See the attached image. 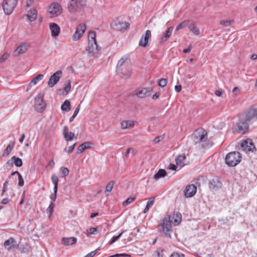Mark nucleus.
<instances>
[{
	"label": "nucleus",
	"instance_id": "nucleus-1",
	"mask_svg": "<svg viewBox=\"0 0 257 257\" xmlns=\"http://www.w3.org/2000/svg\"><path fill=\"white\" fill-rule=\"evenodd\" d=\"M88 46L86 50L89 56H94L98 51V46L96 40V33L94 31H90L88 33Z\"/></svg>",
	"mask_w": 257,
	"mask_h": 257
},
{
	"label": "nucleus",
	"instance_id": "nucleus-2",
	"mask_svg": "<svg viewBox=\"0 0 257 257\" xmlns=\"http://www.w3.org/2000/svg\"><path fill=\"white\" fill-rule=\"evenodd\" d=\"M86 5L85 0H70L68 5V10L70 13L76 14L82 12Z\"/></svg>",
	"mask_w": 257,
	"mask_h": 257
},
{
	"label": "nucleus",
	"instance_id": "nucleus-3",
	"mask_svg": "<svg viewBox=\"0 0 257 257\" xmlns=\"http://www.w3.org/2000/svg\"><path fill=\"white\" fill-rule=\"evenodd\" d=\"M158 230L160 232H163L165 235L169 238H171V233L173 230L172 229L171 217L167 215L164 217L163 220V223L158 226Z\"/></svg>",
	"mask_w": 257,
	"mask_h": 257
},
{
	"label": "nucleus",
	"instance_id": "nucleus-4",
	"mask_svg": "<svg viewBox=\"0 0 257 257\" xmlns=\"http://www.w3.org/2000/svg\"><path fill=\"white\" fill-rule=\"evenodd\" d=\"M241 160V156L238 152L229 153L225 157V163L230 167L236 166Z\"/></svg>",
	"mask_w": 257,
	"mask_h": 257
},
{
	"label": "nucleus",
	"instance_id": "nucleus-5",
	"mask_svg": "<svg viewBox=\"0 0 257 257\" xmlns=\"http://www.w3.org/2000/svg\"><path fill=\"white\" fill-rule=\"evenodd\" d=\"M63 9L61 5L56 2L52 3L48 7V13L50 15V17H57L62 13Z\"/></svg>",
	"mask_w": 257,
	"mask_h": 257
},
{
	"label": "nucleus",
	"instance_id": "nucleus-6",
	"mask_svg": "<svg viewBox=\"0 0 257 257\" xmlns=\"http://www.w3.org/2000/svg\"><path fill=\"white\" fill-rule=\"evenodd\" d=\"M17 4V0H4L3 9L5 13L10 15L14 11Z\"/></svg>",
	"mask_w": 257,
	"mask_h": 257
},
{
	"label": "nucleus",
	"instance_id": "nucleus-7",
	"mask_svg": "<svg viewBox=\"0 0 257 257\" xmlns=\"http://www.w3.org/2000/svg\"><path fill=\"white\" fill-rule=\"evenodd\" d=\"M45 106L44 95L42 94H39L35 98V108L37 111L41 112L45 109Z\"/></svg>",
	"mask_w": 257,
	"mask_h": 257
},
{
	"label": "nucleus",
	"instance_id": "nucleus-8",
	"mask_svg": "<svg viewBox=\"0 0 257 257\" xmlns=\"http://www.w3.org/2000/svg\"><path fill=\"white\" fill-rule=\"evenodd\" d=\"M240 149L247 153L249 152H253L255 149V147L251 140H246L243 141L240 143Z\"/></svg>",
	"mask_w": 257,
	"mask_h": 257
},
{
	"label": "nucleus",
	"instance_id": "nucleus-9",
	"mask_svg": "<svg viewBox=\"0 0 257 257\" xmlns=\"http://www.w3.org/2000/svg\"><path fill=\"white\" fill-rule=\"evenodd\" d=\"M62 75V72L59 70L55 72L51 77L48 82V85L50 87H53L59 81Z\"/></svg>",
	"mask_w": 257,
	"mask_h": 257
},
{
	"label": "nucleus",
	"instance_id": "nucleus-10",
	"mask_svg": "<svg viewBox=\"0 0 257 257\" xmlns=\"http://www.w3.org/2000/svg\"><path fill=\"white\" fill-rule=\"evenodd\" d=\"M86 31V26L84 24H80L77 26L75 32L73 36V40L76 41L80 39Z\"/></svg>",
	"mask_w": 257,
	"mask_h": 257
},
{
	"label": "nucleus",
	"instance_id": "nucleus-11",
	"mask_svg": "<svg viewBox=\"0 0 257 257\" xmlns=\"http://www.w3.org/2000/svg\"><path fill=\"white\" fill-rule=\"evenodd\" d=\"M152 91L153 89L151 87L139 88L136 90V94L138 97L143 98L150 96Z\"/></svg>",
	"mask_w": 257,
	"mask_h": 257
},
{
	"label": "nucleus",
	"instance_id": "nucleus-12",
	"mask_svg": "<svg viewBox=\"0 0 257 257\" xmlns=\"http://www.w3.org/2000/svg\"><path fill=\"white\" fill-rule=\"evenodd\" d=\"M194 141L196 143H201L207 140V133L204 130H199L194 134Z\"/></svg>",
	"mask_w": 257,
	"mask_h": 257
},
{
	"label": "nucleus",
	"instance_id": "nucleus-13",
	"mask_svg": "<svg viewBox=\"0 0 257 257\" xmlns=\"http://www.w3.org/2000/svg\"><path fill=\"white\" fill-rule=\"evenodd\" d=\"M151 37V32L150 30H147L144 34L142 36L139 41V45L146 47L148 46L149 40Z\"/></svg>",
	"mask_w": 257,
	"mask_h": 257
},
{
	"label": "nucleus",
	"instance_id": "nucleus-14",
	"mask_svg": "<svg viewBox=\"0 0 257 257\" xmlns=\"http://www.w3.org/2000/svg\"><path fill=\"white\" fill-rule=\"evenodd\" d=\"M197 188L194 184L187 186L184 190V195L186 197L189 198L193 196L196 193Z\"/></svg>",
	"mask_w": 257,
	"mask_h": 257
},
{
	"label": "nucleus",
	"instance_id": "nucleus-15",
	"mask_svg": "<svg viewBox=\"0 0 257 257\" xmlns=\"http://www.w3.org/2000/svg\"><path fill=\"white\" fill-rule=\"evenodd\" d=\"M49 28L52 37H57L60 33V28L58 24L55 23L49 24Z\"/></svg>",
	"mask_w": 257,
	"mask_h": 257
},
{
	"label": "nucleus",
	"instance_id": "nucleus-16",
	"mask_svg": "<svg viewBox=\"0 0 257 257\" xmlns=\"http://www.w3.org/2000/svg\"><path fill=\"white\" fill-rule=\"evenodd\" d=\"M173 27L171 26L168 28V29L162 34V37L160 39V43H164L166 42L171 37L173 30Z\"/></svg>",
	"mask_w": 257,
	"mask_h": 257
},
{
	"label": "nucleus",
	"instance_id": "nucleus-17",
	"mask_svg": "<svg viewBox=\"0 0 257 257\" xmlns=\"http://www.w3.org/2000/svg\"><path fill=\"white\" fill-rule=\"evenodd\" d=\"M63 134L64 136V139L66 141H72L75 136V135L73 133L69 132V128L67 126H65L64 127Z\"/></svg>",
	"mask_w": 257,
	"mask_h": 257
},
{
	"label": "nucleus",
	"instance_id": "nucleus-18",
	"mask_svg": "<svg viewBox=\"0 0 257 257\" xmlns=\"http://www.w3.org/2000/svg\"><path fill=\"white\" fill-rule=\"evenodd\" d=\"M76 241L77 238L75 237H63L62 239V243L66 246L73 245Z\"/></svg>",
	"mask_w": 257,
	"mask_h": 257
},
{
	"label": "nucleus",
	"instance_id": "nucleus-19",
	"mask_svg": "<svg viewBox=\"0 0 257 257\" xmlns=\"http://www.w3.org/2000/svg\"><path fill=\"white\" fill-rule=\"evenodd\" d=\"M246 119L250 121L253 118L257 117V110L254 108H250L246 114Z\"/></svg>",
	"mask_w": 257,
	"mask_h": 257
},
{
	"label": "nucleus",
	"instance_id": "nucleus-20",
	"mask_svg": "<svg viewBox=\"0 0 257 257\" xmlns=\"http://www.w3.org/2000/svg\"><path fill=\"white\" fill-rule=\"evenodd\" d=\"M136 121L132 120H123L121 122V127L123 130L133 127Z\"/></svg>",
	"mask_w": 257,
	"mask_h": 257
},
{
	"label": "nucleus",
	"instance_id": "nucleus-21",
	"mask_svg": "<svg viewBox=\"0 0 257 257\" xmlns=\"http://www.w3.org/2000/svg\"><path fill=\"white\" fill-rule=\"evenodd\" d=\"M188 28L189 30L195 35L198 36L200 34V30L198 27L194 24V23L190 21V23L188 24Z\"/></svg>",
	"mask_w": 257,
	"mask_h": 257
},
{
	"label": "nucleus",
	"instance_id": "nucleus-22",
	"mask_svg": "<svg viewBox=\"0 0 257 257\" xmlns=\"http://www.w3.org/2000/svg\"><path fill=\"white\" fill-rule=\"evenodd\" d=\"M114 25H115L116 29L119 31L127 29L129 26L128 23L123 21H116L114 23Z\"/></svg>",
	"mask_w": 257,
	"mask_h": 257
},
{
	"label": "nucleus",
	"instance_id": "nucleus-23",
	"mask_svg": "<svg viewBox=\"0 0 257 257\" xmlns=\"http://www.w3.org/2000/svg\"><path fill=\"white\" fill-rule=\"evenodd\" d=\"M238 131L239 133L244 134L248 129V125L246 122H240L237 125Z\"/></svg>",
	"mask_w": 257,
	"mask_h": 257
},
{
	"label": "nucleus",
	"instance_id": "nucleus-24",
	"mask_svg": "<svg viewBox=\"0 0 257 257\" xmlns=\"http://www.w3.org/2000/svg\"><path fill=\"white\" fill-rule=\"evenodd\" d=\"M27 47L25 45H21L14 52V56H19L22 54L24 53L27 51Z\"/></svg>",
	"mask_w": 257,
	"mask_h": 257
},
{
	"label": "nucleus",
	"instance_id": "nucleus-25",
	"mask_svg": "<svg viewBox=\"0 0 257 257\" xmlns=\"http://www.w3.org/2000/svg\"><path fill=\"white\" fill-rule=\"evenodd\" d=\"M185 159L186 156L184 154L179 155L175 159L176 166L180 167H183L185 165Z\"/></svg>",
	"mask_w": 257,
	"mask_h": 257
},
{
	"label": "nucleus",
	"instance_id": "nucleus-26",
	"mask_svg": "<svg viewBox=\"0 0 257 257\" xmlns=\"http://www.w3.org/2000/svg\"><path fill=\"white\" fill-rule=\"evenodd\" d=\"M15 240L13 238L6 240L4 242V246L8 250H10L14 247Z\"/></svg>",
	"mask_w": 257,
	"mask_h": 257
},
{
	"label": "nucleus",
	"instance_id": "nucleus-27",
	"mask_svg": "<svg viewBox=\"0 0 257 257\" xmlns=\"http://www.w3.org/2000/svg\"><path fill=\"white\" fill-rule=\"evenodd\" d=\"M27 17L31 22L34 21L37 17V11L36 9L29 11Z\"/></svg>",
	"mask_w": 257,
	"mask_h": 257
},
{
	"label": "nucleus",
	"instance_id": "nucleus-28",
	"mask_svg": "<svg viewBox=\"0 0 257 257\" xmlns=\"http://www.w3.org/2000/svg\"><path fill=\"white\" fill-rule=\"evenodd\" d=\"M44 78V75L42 74H39L37 76L35 77L34 79L32 80L31 82L29 84L30 87H32L33 86L37 84V83L42 80Z\"/></svg>",
	"mask_w": 257,
	"mask_h": 257
},
{
	"label": "nucleus",
	"instance_id": "nucleus-29",
	"mask_svg": "<svg viewBox=\"0 0 257 257\" xmlns=\"http://www.w3.org/2000/svg\"><path fill=\"white\" fill-rule=\"evenodd\" d=\"M90 143L89 142H85L81 144L77 148V153H82L86 149L90 147Z\"/></svg>",
	"mask_w": 257,
	"mask_h": 257
},
{
	"label": "nucleus",
	"instance_id": "nucleus-30",
	"mask_svg": "<svg viewBox=\"0 0 257 257\" xmlns=\"http://www.w3.org/2000/svg\"><path fill=\"white\" fill-rule=\"evenodd\" d=\"M61 108L63 111H69L71 110V103L68 100H65L61 105Z\"/></svg>",
	"mask_w": 257,
	"mask_h": 257
},
{
	"label": "nucleus",
	"instance_id": "nucleus-31",
	"mask_svg": "<svg viewBox=\"0 0 257 257\" xmlns=\"http://www.w3.org/2000/svg\"><path fill=\"white\" fill-rule=\"evenodd\" d=\"M173 220L172 221L175 225L179 224L181 221L182 215L180 213H177L174 214L173 217Z\"/></svg>",
	"mask_w": 257,
	"mask_h": 257
},
{
	"label": "nucleus",
	"instance_id": "nucleus-32",
	"mask_svg": "<svg viewBox=\"0 0 257 257\" xmlns=\"http://www.w3.org/2000/svg\"><path fill=\"white\" fill-rule=\"evenodd\" d=\"M14 147V143L13 144L8 145L3 154V157L8 156L10 154V153L12 152V150L13 149Z\"/></svg>",
	"mask_w": 257,
	"mask_h": 257
},
{
	"label": "nucleus",
	"instance_id": "nucleus-33",
	"mask_svg": "<svg viewBox=\"0 0 257 257\" xmlns=\"http://www.w3.org/2000/svg\"><path fill=\"white\" fill-rule=\"evenodd\" d=\"M166 175V172L164 169H160L158 172L155 174L154 178L158 180L161 178L164 177Z\"/></svg>",
	"mask_w": 257,
	"mask_h": 257
},
{
	"label": "nucleus",
	"instance_id": "nucleus-34",
	"mask_svg": "<svg viewBox=\"0 0 257 257\" xmlns=\"http://www.w3.org/2000/svg\"><path fill=\"white\" fill-rule=\"evenodd\" d=\"M128 60V57L126 56H123L118 61L116 68L118 69L121 67Z\"/></svg>",
	"mask_w": 257,
	"mask_h": 257
},
{
	"label": "nucleus",
	"instance_id": "nucleus-35",
	"mask_svg": "<svg viewBox=\"0 0 257 257\" xmlns=\"http://www.w3.org/2000/svg\"><path fill=\"white\" fill-rule=\"evenodd\" d=\"M189 23H190V21H189V20L184 21L180 23L177 26V27L176 28V31H179V30L183 29L187 26L188 27V24H189Z\"/></svg>",
	"mask_w": 257,
	"mask_h": 257
},
{
	"label": "nucleus",
	"instance_id": "nucleus-36",
	"mask_svg": "<svg viewBox=\"0 0 257 257\" xmlns=\"http://www.w3.org/2000/svg\"><path fill=\"white\" fill-rule=\"evenodd\" d=\"M65 86L64 87V92H63V94L66 95L68 93L71 89V82L70 80L67 81L66 83H65Z\"/></svg>",
	"mask_w": 257,
	"mask_h": 257
},
{
	"label": "nucleus",
	"instance_id": "nucleus-37",
	"mask_svg": "<svg viewBox=\"0 0 257 257\" xmlns=\"http://www.w3.org/2000/svg\"><path fill=\"white\" fill-rule=\"evenodd\" d=\"M69 170L66 167H61L60 169V174L61 177H65L69 174Z\"/></svg>",
	"mask_w": 257,
	"mask_h": 257
},
{
	"label": "nucleus",
	"instance_id": "nucleus-38",
	"mask_svg": "<svg viewBox=\"0 0 257 257\" xmlns=\"http://www.w3.org/2000/svg\"><path fill=\"white\" fill-rule=\"evenodd\" d=\"M12 159L15 160L14 163H15V165L17 167H20L22 166V165H23L22 160L20 158H16V157L13 156L12 158Z\"/></svg>",
	"mask_w": 257,
	"mask_h": 257
},
{
	"label": "nucleus",
	"instance_id": "nucleus-39",
	"mask_svg": "<svg viewBox=\"0 0 257 257\" xmlns=\"http://www.w3.org/2000/svg\"><path fill=\"white\" fill-rule=\"evenodd\" d=\"M234 23L233 20H222L220 21V24L225 27H228Z\"/></svg>",
	"mask_w": 257,
	"mask_h": 257
},
{
	"label": "nucleus",
	"instance_id": "nucleus-40",
	"mask_svg": "<svg viewBox=\"0 0 257 257\" xmlns=\"http://www.w3.org/2000/svg\"><path fill=\"white\" fill-rule=\"evenodd\" d=\"M123 232H124L123 231H121V232L118 235L113 236L111 241L109 242V244H112L115 242L117 241L121 237V236L122 235Z\"/></svg>",
	"mask_w": 257,
	"mask_h": 257
},
{
	"label": "nucleus",
	"instance_id": "nucleus-41",
	"mask_svg": "<svg viewBox=\"0 0 257 257\" xmlns=\"http://www.w3.org/2000/svg\"><path fill=\"white\" fill-rule=\"evenodd\" d=\"M114 183L113 181H110V182H109L105 187V193H106L107 192H110L112 190V189L114 186Z\"/></svg>",
	"mask_w": 257,
	"mask_h": 257
},
{
	"label": "nucleus",
	"instance_id": "nucleus-42",
	"mask_svg": "<svg viewBox=\"0 0 257 257\" xmlns=\"http://www.w3.org/2000/svg\"><path fill=\"white\" fill-rule=\"evenodd\" d=\"M80 108V104H79L78 105V106L77 107V108L75 109L73 115L70 118V119H69L70 122L74 120V118L77 116V115L78 114V113L79 111Z\"/></svg>",
	"mask_w": 257,
	"mask_h": 257
},
{
	"label": "nucleus",
	"instance_id": "nucleus-43",
	"mask_svg": "<svg viewBox=\"0 0 257 257\" xmlns=\"http://www.w3.org/2000/svg\"><path fill=\"white\" fill-rule=\"evenodd\" d=\"M135 199V197H129L123 202L122 204L123 206H127L132 203Z\"/></svg>",
	"mask_w": 257,
	"mask_h": 257
},
{
	"label": "nucleus",
	"instance_id": "nucleus-44",
	"mask_svg": "<svg viewBox=\"0 0 257 257\" xmlns=\"http://www.w3.org/2000/svg\"><path fill=\"white\" fill-rule=\"evenodd\" d=\"M167 79L165 78H162L159 80L158 82V85L161 87H164L167 85Z\"/></svg>",
	"mask_w": 257,
	"mask_h": 257
},
{
	"label": "nucleus",
	"instance_id": "nucleus-45",
	"mask_svg": "<svg viewBox=\"0 0 257 257\" xmlns=\"http://www.w3.org/2000/svg\"><path fill=\"white\" fill-rule=\"evenodd\" d=\"M76 144V143H75L74 144H73L72 145H71V146H70L69 147H68L67 148H65L64 149V151L68 153H72L73 151V150L75 147Z\"/></svg>",
	"mask_w": 257,
	"mask_h": 257
},
{
	"label": "nucleus",
	"instance_id": "nucleus-46",
	"mask_svg": "<svg viewBox=\"0 0 257 257\" xmlns=\"http://www.w3.org/2000/svg\"><path fill=\"white\" fill-rule=\"evenodd\" d=\"M51 180L54 185L58 184L59 179L56 175L53 174L52 175Z\"/></svg>",
	"mask_w": 257,
	"mask_h": 257
},
{
	"label": "nucleus",
	"instance_id": "nucleus-47",
	"mask_svg": "<svg viewBox=\"0 0 257 257\" xmlns=\"http://www.w3.org/2000/svg\"><path fill=\"white\" fill-rule=\"evenodd\" d=\"M97 232V229L95 227H91L87 230L88 234H95Z\"/></svg>",
	"mask_w": 257,
	"mask_h": 257
},
{
	"label": "nucleus",
	"instance_id": "nucleus-48",
	"mask_svg": "<svg viewBox=\"0 0 257 257\" xmlns=\"http://www.w3.org/2000/svg\"><path fill=\"white\" fill-rule=\"evenodd\" d=\"M9 56V54L8 53H5L1 57H0V63H2L5 61Z\"/></svg>",
	"mask_w": 257,
	"mask_h": 257
},
{
	"label": "nucleus",
	"instance_id": "nucleus-49",
	"mask_svg": "<svg viewBox=\"0 0 257 257\" xmlns=\"http://www.w3.org/2000/svg\"><path fill=\"white\" fill-rule=\"evenodd\" d=\"M154 202H155L154 198H149V200L147 203L146 206L148 207L149 208H150L154 205Z\"/></svg>",
	"mask_w": 257,
	"mask_h": 257
},
{
	"label": "nucleus",
	"instance_id": "nucleus-50",
	"mask_svg": "<svg viewBox=\"0 0 257 257\" xmlns=\"http://www.w3.org/2000/svg\"><path fill=\"white\" fill-rule=\"evenodd\" d=\"M18 179H19V185L20 186H23L24 184V181L22 176L20 173H18Z\"/></svg>",
	"mask_w": 257,
	"mask_h": 257
},
{
	"label": "nucleus",
	"instance_id": "nucleus-51",
	"mask_svg": "<svg viewBox=\"0 0 257 257\" xmlns=\"http://www.w3.org/2000/svg\"><path fill=\"white\" fill-rule=\"evenodd\" d=\"M130 152H132L133 155H134L135 154L134 149L132 148H128L127 149L125 154L126 157L128 158L129 157V154L130 153Z\"/></svg>",
	"mask_w": 257,
	"mask_h": 257
},
{
	"label": "nucleus",
	"instance_id": "nucleus-52",
	"mask_svg": "<svg viewBox=\"0 0 257 257\" xmlns=\"http://www.w3.org/2000/svg\"><path fill=\"white\" fill-rule=\"evenodd\" d=\"M55 204L53 202H51L49 206L47 211L50 212V215H51L53 212V209L54 208Z\"/></svg>",
	"mask_w": 257,
	"mask_h": 257
},
{
	"label": "nucleus",
	"instance_id": "nucleus-53",
	"mask_svg": "<svg viewBox=\"0 0 257 257\" xmlns=\"http://www.w3.org/2000/svg\"><path fill=\"white\" fill-rule=\"evenodd\" d=\"M163 250L161 249H157L155 252V257H163Z\"/></svg>",
	"mask_w": 257,
	"mask_h": 257
},
{
	"label": "nucleus",
	"instance_id": "nucleus-54",
	"mask_svg": "<svg viewBox=\"0 0 257 257\" xmlns=\"http://www.w3.org/2000/svg\"><path fill=\"white\" fill-rule=\"evenodd\" d=\"M8 182L6 181L3 185L2 195H4V194L5 193V192L7 191V188H8Z\"/></svg>",
	"mask_w": 257,
	"mask_h": 257
},
{
	"label": "nucleus",
	"instance_id": "nucleus-55",
	"mask_svg": "<svg viewBox=\"0 0 257 257\" xmlns=\"http://www.w3.org/2000/svg\"><path fill=\"white\" fill-rule=\"evenodd\" d=\"M163 139L162 136H158L157 137H156L153 141L155 143H159Z\"/></svg>",
	"mask_w": 257,
	"mask_h": 257
},
{
	"label": "nucleus",
	"instance_id": "nucleus-56",
	"mask_svg": "<svg viewBox=\"0 0 257 257\" xmlns=\"http://www.w3.org/2000/svg\"><path fill=\"white\" fill-rule=\"evenodd\" d=\"M170 257H184V255L183 254H179L174 252L171 254Z\"/></svg>",
	"mask_w": 257,
	"mask_h": 257
},
{
	"label": "nucleus",
	"instance_id": "nucleus-57",
	"mask_svg": "<svg viewBox=\"0 0 257 257\" xmlns=\"http://www.w3.org/2000/svg\"><path fill=\"white\" fill-rule=\"evenodd\" d=\"M177 166L173 164H170L168 166V169L172 170H176Z\"/></svg>",
	"mask_w": 257,
	"mask_h": 257
},
{
	"label": "nucleus",
	"instance_id": "nucleus-58",
	"mask_svg": "<svg viewBox=\"0 0 257 257\" xmlns=\"http://www.w3.org/2000/svg\"><path fill=\"white\" fill-rule=\"evenodd\" d=\"M233 93H234L235 95H238L239 93V89L237 87H234L232 90Z\"/></svg>",
	"mask_w": 257,
	"mask_h": 257
},
{
	"label": "nucleus",
	"instance_id": "nucleus-59",
	"mask_svg": "<svg viewBox=\"0 0 257 257\" xmlns=\"http://www.w3.org/2000/svg\"><path fill=\"white\" fill-rule=\"evenodd\" d=\"M175 91L177 92H180L182 89L181 85H176L175 86Z\"/></svg>",
	"mask_w": 257,
	"mask_h": 257
},
{
	"label": "nucleus",
	"instance_id": "nucleus-60",
	"mask_svg": "<svg viewBox=\"0 0 257 257\" xmlns=\"http://www.w3.org/2000/svg\"><path fill=\"white\" fill-rule=\"evenodd\" d=\"M35 0H28L27 2V8L30 7L34 2Z\"/></svg>",
	"mask_w": 257,
	"mask_h": 257
},
{
	"label": "nucleus",
	"instance_id": "nucleus-61",
	"mask_svg": "<svg viewBox=\"0 0 257 257\" xmlns=\"http://www.w3.org/2000/svg\"><path fill=\"white\" fill-rule=\"evenodd\" d=\"M56 196H57V194H55L54 193V194H51L50 195V199L53 201H54L56 200Z\"/></svg>",
	"mask_w": 257,
	"mask_h": 257
},
{
	"label": "nucleus",
	"instance_id": "nucleus-62",
	"mask_svg": "<svg viewBox=\"0 0 257 257\" xmlns=\"http://www.w3.org/2000/svg\"><path fill=\"white\" fill-rule=\"evenodd\" d=\"M48 166L53 168L55 166V162L53 160H51L48 165Z\"/></svg>",
	"mask_w": 257,
	"mask_h": 257
},
{
	"label": "nucleus",
	"instance_id": "nucleus-63",
	"mask_svg": "<svg viewBox=\"0 0 257 257\" xmlns=\"http://www.w3.org/2000/svg\"><path fill=\"white\" fill-rule=\"evenodd\" d=\"M159 96H160V93L159 92H157L152 96V98L153 99H156L159 97Z\"/></svg>",
	"mask_w": 257,
	"mask_h": 257
},
{
	"label": "nucleus",
	"instance_id": "nucleus-64",
	"mask_svg": "<svg viewBox=\"0 0 257 257\" xmlns=\"http://www.w3.org/2000/svg\"><path fill=\"white\" fill-rule=\"evenodd\" d=\"M25 135L24 134H23L20 138L19 139V142L21 143H22L24 141V140L25 139Z\"/></svg>",
	"mask_w": 257,
	"mask_h": 257
}]
</instances>
